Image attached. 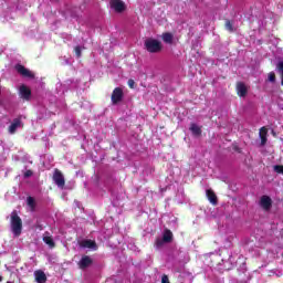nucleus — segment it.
<instances>
[{
	"instance_id": "nucleus-1",
	"label": "nucleus",
	"mask_w": 283,
	"mask_h": 283,
	"mask_svg": "<svg viewBox=\"0 0 283 283\" xmlns=\"http://www.w3.org/2000/svg\"><path fill=\"white\" fill-rule=\"evenodd\" d=\"M11 231L15 238H19L23 231V220L17 213V211L11 212Z\"/></svg>"
},
{
	"instance_id": "nucleus-2",
	"label": "nucleus",
	"mask_w": 283,
	"mask_h": 283,
	"mask_svg": "<svg viewBox=\"0 0 283 283\" xmlns=\"http://www.w3.org/2000/svg\"><path fill=\"white\" fill-rule=\"evenodd\" d=\"M144 48L150 54H158V52H163V42L154 38H148L144 42Z\"/></svg>"
},
{
	"instance_id": "nucleus-3",
	"label": "nucleus",
	"mask_w": 283,
	"mask_h": 283,
	"mask_svg": "<svg viewBox=\"0 0 283 283\" xmlns=\"http://www.w3.org/2000/svg\"><path fill=\"white\" fill-rule=\"evenodd\" d=\"M53 181L59 189H65V176H63V172L59 168L54 169Z\"/></svg>"
},
{
	"instance_id": "nucleus-4",
	"label": "nucleus",
	"mask_w": 283,
	"mask_h": 283,
	"mask_svg": "<svg viewBox=\"0 0 283 283\" xmlns=\"http://www.w3.org/2000/svg\"><path fill=\"white\" fill-rule=\"evenodd\" d=\"M123 98H125V93H123V88L115 87L111 95L112 104L118 105V103H123Z\"/></svg>"
},
{
	"instance_id": "nucleus-5",
	"label": "nucleus",
	"mask_w": 283,
	"mask_h": 283,
	"mask_svg": "<svg viewBox=\"0 0 283 283\" xmlns=\"http://www.w3.org/2000/svg\"><path fill=\"white\" fill-rule=\"evenodd\" d=\"M109 6L112 10H115L117 14H122V12H125L127 10V6L123 0H111Z\"/></svg>"
},
{
	"instance_id": "nucleus-6",
	"label": "nucleus",
	"mask_w": 283,
	"mask_h": 283,
	"mask_svg": "<svg viewBox=\"0 0 283 283\" xmlns=\"http://www.w3.org/2000/svg\"><path fill=\"white\" fill-rule=\"evenodd\" d=\"M14 70L18 72V74H20V76H23L24 78H34V73L24 67L23 64H15Z\"/></svg>"
},
{
	"instance_id": "nucleus-7",
	"label": "nucleus",
	"mask_w": 283,
	"mask_h": 283,
	"mask_svg": "<svg viewBox=\"0 0 283 283\" xmlns=\"http://www.w3.org/2000/svg\"><path fill=\"white\" fill-rule=\"evenodd\" d=\"M19 96L22 101H30V98H32V90L27 85H21L19 88Z\"/></svg>"
},
{
	"instance_id": "nucleus-8",
	"label": "nucleus",
	"mask_w": 283,
	"mask_h": 283,
	"mask_svg": "<svg viewBox=\"0 0 283 283\" xmlns=\"http://www.w3.org/2000/svg\"><path fill=\"white\" fill-rule=\"evenodd\" d=\"M260 207H262L264 211H270L271 207H273V200L271 199V197L266 195L262 196L260 199Z\"/></svg>"
},
{
	"instance_id": "nucleus-9",
	"label": "nucleus",
	"mask_w": 283,
	"mask_h": 283,
	"mask_svg": "<svg viewBox=\"0 0 283 283\" xmlns=\"http://www.w3.org/2000/svg\"><path fill=\"white\" fill-rule=\"evenodd\" d=\"M92 264H94V260L90 258V255H84L78 262V268L82 271H85V269H88V266H92Z\"/></svg>"
},
{
	"instance_id": "nucleus-10",
	"label": "nucleus",
	"mask_w": 283,
	"mask_h": 283,
	"mask_svg": "<svg viewBox=\"0 0 283 283\" xmlns=\"http://www.w3.org/2000/svg\"><path fill=\"white\" fill-rule=\"evenodd\" d=\"M249 90L247 88V85L242 82H239L237 84V94L238 96H240L241 98H244V96H247Z\"/></svg>"
},
{
	"instance_id": "nucleus-11",
	"label": "nucleus",
	"mask_w": 283,
	"mask_h": 283,
	"mask_svg": "<svg viewBox=\"0 0 283 283\" xmlns=\"http://www.w3.org/2000/svg\"><path fill=\"white\" fill-rule=\"evenodd\" d=\"M206 196L209 202L213 205V207L218 205V196H216V192L213 190L211 189L206 190Z\"/></svg>"
},
{
	"instance_id": "nucleus-12",
	"label": "nucleus",
	"mask_w": 283,
	"mask_h": 283,
	"mask_svg": "<svg viewBox=\"0 0 283 283\" xmlns=\"http://www.w3.org/2000/svg\"><path fill=\"white\" fill-rule=\"evenodd\" d=\"M35 282L38 283H46L48 276L45 275V272L38 270L34 272Z\"/></svg>"
},
{
	"instance_id": "nucleus-13",
	"label": "nucleus",
	"mask_w": 283,
	"mask_h": 283,
	"mask_svg": "<svg viewBox=\"0 0 283 283\" xmlns=\"http://www.w3.org/2000/svg\"><path fill=\"white\" fill-rule=\"evenodd\" d=\"M269 135V130L266 129V127H261L260 128V133H259V136H260V138H261V147H264V145H266V143H268V138H266V136Z\"/></svg>"
},
{
	"instance_id": "nucleus-14",
	"label": "nucleus",
	"mask_w": 283,
	"mask_h": 283,
	"mask_svg": "<svg viewBox=\"0 0 283 283\" xmlns=\"http://www.w3.org/2000/svg\"><path fill=\"white\" fill-rule=\"evenodd\" d=\"M19 127H21V118H14L9 126V134H17V129H19Z\"/></svg>"
},
{
	"instance_id": "nucleus-15",
	"label": "nucleus",
	"mask_w": 283,
	"mask_h": 283,
	"mask_svg": "<svg viewBox=\"0 0 283 283\" xmlns=\"http://www.w3.org/2000/svg\"><path fill=\"white\" fill-rule=\"evenodd\" d=\"M161 239H164V242H166V244L174 242V232H171V230L169 229H165Z\"/></svg>"
},
{
	"instance_id": "nucleus-16",
	"label": "nucleus",
	"mask_w": 283,
	"mask_h": 283,
	"mask_svg": "<svg viewBox=\"0 0 283 283\" xmlns=\"http://www.w3.org/2000/svg\"><path fill=\"white\" fill-rule=\"evenodd\" d=\"M190 132L193 136H202V127L198 126L196 123L190 124Z\"/></svg>"
},
{
	"instance_id": "nucleus-17",
	"label": "nucleus",
	"mask_w": 283,
	"mask_h": 283,
	"mask_svg": "<svg viewBox=\"0 0 283 283\" xmlns=\"http://www.w3.org/2000/svg\"><path fill=\"white\" fill-rule=\"evenodd\" d=\"M81 247H83L84 249H96V241L84 240L82 241Z\"/></svg>"
},
{
	"instance_id": "nucleus-18",
	"label": "nucleus",
	"mask_w": 283,
	"mask_h": 283,
	"mask_svg": "<svg viewBox=\"0 0 283 283\" xmlns=\"http://www.w3.org/2000/svg\"><path fill=\"white\" fill-rule=\"evenodd\" d=\"M161 39L164 41V43H168L169 45H171V43H174V34L166 32L163 33Z\"/></svg>"
},
{
	"instance_id": "nucleus-19",
	"label": "nucleus",
	"mask_w": 283,
	"mask_h": 283,
	"mask_svg": "<svg viewBox=\"0 0 283 283\" xmlns=\"http://www.w3.org/2000/svg\"><path fill=\"white\" fill-rule=\"evenodd\" d=\"M43 242L46 243L50 249H54V247H56L54 239H52L50 235L43 237Z\"/></svg>"
},
{
	"instance_id": "nucleus-20",
	"label": "nucleus",
	"mask_w": 283,
	"mask_h": 283,
	"mask_svg": "<svg viewBox=\"0 0 283 283\" xmlns=\"http://www.w3.org/2000/svg\"><path fill=\"white\" fill-rule=\"evenodd\" d=\"M27 205L30 207L31 211H34L36 209V201L33 199V197L27 198Z\"/></svg>"
},
{
	"instance_id": "nucleus-21",
	"label": "nucleus",
	"mask_w": 283,
	"mask_h": 283,
	"mask_svg": "<svg viewBox=\"0 0 283 283\" xmlns=\"http://www.w3.org/2000/svg\"><path fill=\"white\" fill-rule=\"evenodd\" d=\"M276 70L281 76V85H283V61H279L276 64Z\"/></svg>"
},
{
	"instance_id": "nucleus-22",
	"label": "nucleus",
	"mask_w": 283,
	"mask_h": 283,
	"mask_svg": "<svg viewBox=\"0 0 283 283\" xmlns=\"http://www.w3.org/2000/svg\"><path fill=\"white\" fill-rule=\"evenodd\" d=\"M165 244H167L165 239L157 238L155 241V247H157V249H160V247H164Z\"/></svg>"
},
{
	"instance_id": "nucleus-23",
	"label": "nucleus",
	"mask_w": 283,
	"mask_h": 283,
	"mask_svg": "<svg viewBox=\"0 0 283 283\" xmlns=\"http://www.w3.org/2000/svg\"><path fill=\"white\" fill-rule=\"evenodd\" d=\"M274 171L276 174H282V176H283V165H275L274 166Z\"/></svg>"
},
{
	"instance_id": "nucleus-24",
	"label": "nucleus",
	"mask_w": 283,
	"mask_h": 283,
	"mask_svg": "<svg viewBox=\"0 0 283 283\" xmlns=\"http://www.w3.org/2000/svg\"><path fill=\"white\" fill-rule=\"evenodd\" d=\"M226 28L227 30H229V32H233V24L231 23V21H226Z\"/></svg>"
},
{
	"instance_id": "nucleus-25",
	"label": "nucleus",
	"mask_w": 283,
	"mask_h": 283,
	"mask_svg": "<svg viewBox=\"0 0 283 283\" xmlns=\"http://www.w3.org/2000/svg\"><path fill=\"white\" fill-rule=\"evenodd\" d=\"M74 52H75V55L77 56V59H81V56H82L81 46H75Z\"/></svg>"
},
{
	"instance_id": "nucleus-26",
	"label": "nucleus",
	"mask_w": 283,
	"mask_h": 283,
	"mask_svg": "<svg viewBox=\"0 0 283 283\" xmlns=\"http://www.w3.org/2000/svg\"><path fill=\"white\" fill-rule=\"evenodd\" d=\"M269 81H270V83H275V73L274 72L269 73Z\"/></svg>"
},
{
	"instance_id": "nucleus-27",
	"label": "nucleus",
	"mask_w": 283,
	"mask_h": 283,
	"mask_svg": "<svg viewBox=\"0 0 283 283\" xmlns=\"http://www.w3.org/2000/svg\"><path fill=\"white\" fill-rule=\"evenodd\" d=\"M32 176H34V171H32V170H27L24 172V178H32Z\"/></svg>"
},
{
	"instance_id": "nucleus-28",
	"label": "nucleus",
	"mask_w": 283,
	"mask_h": 283,
	"mask_svg": "<svg viewBox=\"0 0 283 283\" xmlns=\"http://www.w3.org/2000/svg\"><path fill=\"white\" fill-rule=\"evenodd\" d=\"M161 283H171V282H169V276H167L166 274H164V275L161 276Z\"/></svg>"
},
{
	"instance_id": "nucleus-29",
	"label": "nucleus",
	"mask_w": 283,
	"mask_h": 283,
	"mask_svg": "<svg viewBox=\"0 0 283 283\" xmlns=\"http://www.w3.org/2000/svg\"><path fill=\"white\" fill-rule=\"evenodd\" d=\"M134 85H136V82H134V80H128V86L130 90H134Z\"/></svg>"
},
{
	"instance_id": "nucleus-30",
	"label": "nucleus",
	"mask_w": 283,
	"mask_h": 283,
	"mask_svg": "<svg viewBox=\"0 0 283 283\" xmlns=\"http://www.w3.org/2000/svg\"><path fill=\"white\" fill-rule=\"evenodd\" d=\"M0 282H3V276L0 275Z\"/></svg>"
},
{
	"instance_id": "nucleus-31",
	"label": "nucleus",
	"mask_w": 283,
	"mask_h": 283,
	"mask_svg": "<svg viewBox=\"0 0 283 283\" xmlns=\"http://www.w3.org/2000/svg\"><path fill=\"white\" fill-rule=\"evenodd\" d=\"M45 235H50V232H45Z\"/></svg>"
},
{
	"instance_id": "nucleus-32",
	"label": "nucleus",
	"mask_w": 283,
	"mask_h": 283,
	"mask_svg": "<svg viewBox=\"0 0 283 283\" xmlns=\"http://www.w3.org/2000/svg\"><path fill=\"white\" fill-rule=\"evenodd\" d=\"M7 283H14V282H12V281H8Z\"/></svg>"
},
{
	"instance_id": "nucleus-33",
	"label": "nucleus",
	"mask_w": 283,
	"mask_h": 283,
	"mask_svg": "<svg viewBox=\"0 0 283 283\" xmlns=\"http://www.w3.org/2000/svg\"><path fill=\"white\" fill-rule=\"evenodd\" d=\"M0 96H1V91H0Z\"/></svg>"
}]
</instances>
